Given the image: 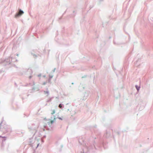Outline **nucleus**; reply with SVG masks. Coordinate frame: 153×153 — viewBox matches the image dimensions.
I'll list each match as a JSON object with an SVG mask.
<instances>
[{
    "label": "nucleus",
    "instance_id": "nucleus-6",
    "mask_svg": "<svg viewBox=\"0 0 153 153\" xmlns=\"http://www.w3.org/2000/svg\"><path fill=\"white\" fill-rule=\"evenodd\" d=\"M58 118L59 119H60V120H62V119L61 118H60V117H58Z\"/></svg>",
    "mask_w": 153,
    "mask_h": 153
},
{
    "label": "nucleus",
    "instance_id": "nucleus-4",
    "mask_svg": "<svg viewBox=\"0 0 153 153\" xmlns=\"http://www.w3.org/2000/svg\"><path fill=\"white\" fill-rule=\"evenodd\" d=\"M54 122V121L53 120H51L50 121V123L52 124Z\"/></svg>",
    "mask_w": 153,
    "mask_h": 153
},
{
    "label": "nucleus",
    "instance_id": "nucleus-5",
    "mask_svg": "<svg viewBox=\"0 0 153 153\" xmlns=\"http://www.w3.org/2000/svg\"><path fill=\"white\" fill-rule=\"evenodd\" d=\"M136 87L137 90H138L139 89V87H138L137 86H136Z\"/></svg>",
    "mask_w": 153,
    "mask_h": 153
},
{
    "label": "nucleus",
    "instance_id": "nucleus-2",
    "mask_svg": "<svg viewBox=\"0 0 153 153\" xmlns=\"http://www.w3.org/2000/svg\"><path fill=\"white\" fill-rule=\"evenodd\" d=\"M55 111L54 110H53V111H52V113H51V114H54L55 113Z\"/></svg>",
    "mask_w": 153,
    "mask_h": 153
},
{
    "label": "nucleus",
    "instance_id": "nucleus-3",
    "mask_svg": "<svg viewBox=\"0 0 153 153\" xmlns=\"http://www.w3.org/2000/svg\"><path fill=\"white\" fill-rule=\"evenodd\" d=\"M59 108H61L62 107V106L61 104H60L59 105Z\"/></svg>",
    "mask_w": 153,
    "mask_h": 153
},
{
    "label": "nucleus",
    "instance_id": "nucleus-1",
    "mask_svg": "<svg viewBox=\"0 0 153 153\" xmlns=\"http://www.w3.org/2000/svg\"><path fill=\"white\" fill-rule=\"evenodd\" d=\"M24 12L20 10L19 12L16 14V15H15V16L16 17H17L18 16H20Z\"/></svg>",
    "mask_w": 153,
    "mask_h": 153
}]
</instances>
